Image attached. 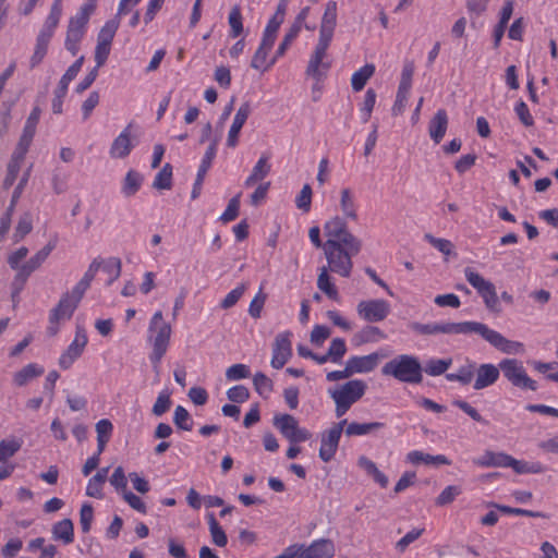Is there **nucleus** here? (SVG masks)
<instances>
[{"label":"nucleus","instance_id":"obj_11","mask_svg":"<svg viewBox=\"0 0 558 558\" xmlns=\"http://www.w3.org/2000/svg\"><path fill=\"white\" fill-rule=\"evenodd\" d=\"M359 316L368 323L384 320L390 313V304L381 299L361 301L356 307Z\"/></svg>","mask_w":558,"mask_h":558},{"label":"nucleus","instance_id":"obj_17","mask_svg":"<svg viewBox=\"0 0 558 558\" xmlns=\"http://www.w3.org/2000/svg\"><path fill=\"white\" fill-rule=\"evenodd\" d=\"M56 27L44 24L36 38L34 53L29 60L31 69L40 64L47 54L49 43L54 34Z\"/></svg>","mask_w":558,"mask_h":558},{"label":"nucleus","instance_id":"obj_6","mask_svg":"<svg viewBox=\"0 0 558 558\" xmlns=\"http://www.w3.org/2000/svg\"><path fill=\"white\" fill-rule=\"evenodd\" d=\"M480 335L489 344L506 354H521L524 352L522 342L505 338L501 333L490 329L487 325L476 322L474 332Z\"/></svg>","mask_w":558,"mask_h":558},{"label":"nucleus","instance_id":"obj_58","mask_svg":"<svg viewBox=\"0 0 558 558\" xmlns=\"http://www.w3.org/2000/svg\"><path fill=\"white\" fill-rule=\"evenodd\" d=\"M461 494V488L456 485L447 486L436 498V505L446 506L451 504Z\"/></svg>","mask_w":558,"mask_h":558},{"label":"nucleus","instance_id":"obj_10","mask_svg":"<svg viewBox=\"0 0 558 558\" xmlns=\"http://www.w3.org/2000/svg\"><path fill=\"white\" fill-rule=\"evenodd\" d=\"M329 46L330 44L318 40L306 68V75L314 78L317 84L323 81L330 68V63L324 61Z\"/></svg>","mask_w":558,"mask_h":558},{"label":"nucleus","instance_id":"obj_51","mask_svg":"<svg viewBox=\"0 0 558 558\" xmlns=\"http://www.w3.org/2000/svg\"><path fill=\"white\" fill-rule=\"evenodd\" d=\"M347 352V345L343 339L335 338L327 351L328 357H330V362L340 363L342 357Z\"/></svg>","mask_w":558,"mask_h":558},{"label":"nucleus","instance_id":"obj_49","mask_svg":"<svg viewBox=\"0 0 558 558\" xmlns=\"http://www.w3.org/2000/svg\"><path fill=\"white\" fill-rule=\"evenodd\" d=\"M173 422L178 428L183 430H192L193 420L185 408L178 405L173 413Z\"/></svg>","mask_w":558,"mask_h":558},{"label":"nucleus","instance_id":"obj_37","mask_svg":"<svg viewBox=\"0 0 558 558\" xmlns=\"http://www.w3.org/2000/svg\"><path fill=\"white\" fill-rule=\"evenodd\" d=\"M143 177L135 170H130L122 182V194L126 197L133 196L142 186Z\"/></svg>","mask_w":558,"mask_h":558},{"label":"nucleus","instance_id":"obj_5","mask_svg":"<svg viewBox=\"0 0 558 558\" xmlns=\"http://www.w3.org/2000/svg\"><path fill=\"white\" fill-rule=\"evenodd\" d=\"M476 322H461V323H412L410 328L412 331L420 335H470L474 332Z\"/></svg>","mask_w":558,"mask_h":558},{"label":"nucleus","instance_id":"obj_45","mask_svg":"<svg viewBox=\"0 0 558 558\" xmlns=\"http://www.w3.org/2000/svg\"><path fill=\"white\" fill-rule=\"evenodd\" d=\"M33 229V219L32 215L29 213H25L21 218L19 219V222L15 227L14 233H13V241L15 243L22 241L25 235H27Z\"/></svg>","mask_w":558,"mask_h":558},{"label":"nucleus","instance_id":"obj_46","mask_svg":"<svg viewBox=\"0 0 558 558\" xmlns=\"http://www.w3.org/2000/svg\"><path fill=\"white\" fill-rule=\"evenodd\" d=\"M32 274L28 272L25 268H23L21 266V269H19V271H16V275L14 276V279L12 281V301L14 303H17L19 302V296H20V293L22 292V290L24 289L25 284H26V281L28 279V277L31 276Z\"/></svg>","mask_w":558,"mask_h":558},{"label":"nucleus","instance_id":"obj_34","mask_svg":"<svg viewBox=\"0 0 558 558\" xmlns=\"http://www.w3.org/2000/svg\"><path fill=\"white\" fill-rule=\"evenodd\" d=\"M52 536L56 541L71 544L74 539V526L70 519H63L52 526Z\"/></svg>","mask_w":558,"mask_h":558},{"label":"nucleus","instance_id":"obj_13","mask_svg":"<svg viewBox=\"0 0 558 558\" xmlns=\"http://www.w3.org/2000/svg\"><path fill=\"white\" fill-rule=\"evenodd\" d=\"M88 339L85 329L83 327H77L73 341L59 359V366L62 369L70 368L73 363L83 354Z\"/></svg>","mask_w":558,"mask_h":558},{"label":"nucleus","instance_id":"obj_55","mask_svg":"<svg viewBox=\"0 0 558 558\" xmlns=\"http://www.w3.org/2000/svg\"><path fill=\"white\" fill-rule=\"evenodd\" d=\"M110 484L116 488L118 493L121 495L124 494V492H128L126 485H128V477L125 476L124 470L122 466L116 468L112 475L109 478Z\"/></svg>","mask_w":558,"mask_h":558},{"label":"nucleus","instance_id":"obj_36","mask_svg":"<svg viewBox=\"0 0 558 558\" xmlns=\"http://www.w3.org/2000/svg\"><path fill=\"white\" fill-rule=\"evenodd\" d=\"M43 374H44L43 367L38 366L37 364L31 363L14 374L13 383L19 387H23L28 381H31L32 379H34Z\"/></svg>","mask_w":558,"mask_h":558},{"label":"nucleus","instance_id":"obj_3","mask_svg":"<svg viewBox=\"0 0 558 558\" xmlns=\"http://www.w3.org/2000/svg\"><path fill=\"white\" fill-rule=\"evenodd\" d=\"M381 373L407 384H420L423 380V368L418 359L409 354L397 355L387 362Z\"/></svg>","mask_w":558,"mask_h":558},{"label":"nucleus","instance_id":"obj_20","mask_svg":"<svg viewBox=\"0 0 558 558\" xmlns=\"http://www.w3.org/2000/svg\"><path fill=\"white\" fill-rule=\"evenodd\" d=\"M251 114V106L250 104L243 102L240 108L238 109L233 122L231 124V128L228 132L227 137V146L234 148L239 143V135L241 132L242 126L246 122L248 116Z\"/></svg>","mask_w":558,"mask_h":558},{"label":"nucleus","instance_id":"obj_40","mask_svg":"<svg viewBox=\"0 0 558 558\" xmlns=\"http://www.w3.org/2000/svg\"><path fill=\"white\" fill-rule=\"evenodd\" d=\"M36 126L35 124L25 122L23 133L20 137V141L17 143V146L14 151H17V157L25 156L31 143L33 141V137L36 133Z\"/></svg>","mask_w":558,"mask_h":558},{"label":"nucleus","instance_id":"obj_64","mask_svg":"<svg viewBox=\"0 0 558 558\" xmlns=\"http://www.w3.org/2000/svg\"><path fill=\"white\" fill-rule=\"evenodd\" d=\"M228 399L232 402L243 403L250 398V391L245 386L238 385L227 391Z\"/></svg>","mask_w":558,"mask_h":558},{"label":"nucleus","instance_id":"obj_62","mask_svg":"<svg viewBox=\"0 0 558 558\" xmlns=\"http://www.w3.org/2000/svg\"><path fill=\"white\" fill-rule=\"evenodd\" d=\"M239 208H240V194L232 197L223 211V214L220 216V220L222 222H230L234 220L239 215Z\"/></svg>","mask_w":558,"mask_h":558},{"label":"nucleus","instance_id":"obj_26","mask_svg":"<svg viewBox=\"0 0 558 558\" xmlns=\"http://www.w3.org/2000/svg\"><path fill=\"white\" fill-rule=\"evenodd\" d=\"M379 362L378 353H371L368 355L362 356H351L348 359L347 363L349 365V369L353 374H363L369 373L375 369Z\"/></svg>","mask_w":558,"mask_h":558},{"label":"nucleus","instance_id":"obj_8","mask_svg":"<svg viewBox=\"0 0 558 558\" xmlns=\"http://www.w3.org/2000/svg\"><path fill=\"white\" fill-rule=\"evenodd\" d=\"M464 275L466 281L477 291V293L483 298L485 305L487 308L492 311H497L499 306V300L496 293L495 286L486 280L483 276H481L477 271H475L471 267H466L464 269Z\"/></svg>","mask_w":558,"mask_h":558},{"label":"nucleus","instance_id":"obj_50","mask_svg":"<svg viewBox=\"0 0 558 558\" xmlns=\"http://www.w3.org/2000/svg\"><path fill=\"white\" fill-rule=\"evenodd\" d=\"M255 390L264 398H267L274 388L272 381L264 373H256L253 377Z\"/></svg>","mask_w":558,"mask_h":558},{"label":"nucleus","instance_id":"obj_15","mask_svg":"<svg viewBox=\"0 0 558 558\" xmlns=\"http://www.w3.org/2000/svg\"><path fill=\"white\" fill-rule=\"evenodd\" d=\"M291 336L290 331H284L275 338L270 364L276 369L282 368L292 356Z\"/></svg>","mask_w":558,"mask_h":558},{"label":"nucleus","instance_id":"obj_41","mask_svg":"<svg viewBox=\"0 0 558 558\" xmlns=\"http://www.w3.org/2000/svg\"><path fill=\"white\" fill-rule=\"evenodd\" d=\"M375 72V66L373 64H366L361 68L359 71L354 72L351 78L352 88L355 92H360L364 88L366 82L371 78V76Z\"/></svg>","mask_w":558,"mask_h":558},{"label":"nucleus","instance_id":"obj_60","mask_svg":"<svg viewBox=\"0 0 558 558\" xmlns=\"http://www.w3.org/2000/svg\"><path fill=\"white\" fill-rule=\"evenodd\" d=\"M230 35L238 37L243 31L242 15L238 7L232 8L229 14Z\"/></svg>","mask_w":558,"mask_h":558},{"label":"nucleus","instance_id":"obj_25","mask_svg":"<svg viewBox=\"0 0 558 558\" xmlns=\"http://www.w3.org/2000/svg\"><path fill=\"white\" fill-rule=\"evenodd\" d=\"M274 44L268 43L264 39H262L260 45L258 49L256 50L255 54L253 56L251 66L255 70L265 72L269 70L277 61L278 57L276 54L268 60V53L271 50Z\"/></svg>","mask_w":558,"mask_h":558},{"label":"nucleus","instance_id":"obj_59","mask_svg":"<svg viewBox=\"0 0 558 558\" xmlns=\"http://www.w3.org/2000/svg\"><path fill=\"white\" fill-rule=\"evenodd\" d=\"M295 204L299 209L304 213H308L312 204V187L305 184L300 194L295 198Z\"/></svg>","mask_w":558,"mask_h":558},{"label":"nucleus","instance_id":"obj_30","mask_svg":"<svg viewBox=\"0 0 558 558\" xmlns=\"http://www.w3.org/2000/svg\"><path fill=\"white\" fill-rule=\"evenodd\" d=\"M270 172L269 156L262 155L256 165L254 166L252 173L247 177L244 182L246 187L253 186L255 183L264 180Z\"/></svg>","mask_w":558,"mask_h":558},{"label":"nucleus","instance_id":"obj_28","mask_svg":"<svg viewBox=\"0 0 558 558\" xmlns=\"http://www.w3.org/2000/svg\"><path fill=\"white\" fill-rule=\"evenodd\" d=\"M509 454L486 450L481 457L473 460V463L481 468H507Z\"/></svg>","mask_w":558,"mask_h":558},{"label":"nucleus","instance_id":"obj_56","mask_svg":"<svg viewBox=\"0 0 558 558\" xmlns=\"http://www.w3.org/2000/svg\"><path fill=\"white\" fill-rule=\"evenodd\" d=\"M21 448V442L16 439L2 440L0 442V462H4L13 457Z\"/></svg>","mask_w":558,"mask_h":558},{"label":"nucleus","instance_id":"obj_57","mask_svg":"<svg viewBox=\"0 0 558 558\" xmlns=\"http://www.w3.org/2000/svg\"><path fill=\"white\" fill-rule=\"evenodd\" d=\"M247 289V283H241L233 290H231L226 298L221 301V307L222 308H230L233 305L236 304V302L241 299V296L244 294L245 290Z\"/></svg>","mask_w":558,"mask_h":558},{"label":"nucleus","instance_id":"obj_16","mask_svg":"<svg viewBox=\"0 0 558 558\" xmlns=\"http://www.w3.org/2000/svg\"><path fill=\"white\" fill-rule=\"evenodd\" d=\"M83 296H77L74 290L63 294L58 305L50 312L52 324L70 319Z\"/></svg>","mask_w":558,"mask_h":558},{"label":"nucleus","instance_id":"obj_43","mask_svg":"<svg viewBox=\"0 0 558 558\" xmlns=\"http://www.w3.org/2000/svg\"><path fill=\"white\" fill-rule=\"evenodd\" d=\"M452 359H430L426 362L424 371L429 376H439L451 366Z\"/></svg>","mask_w":558,"mask_h":558},{"label":"nucleus","instance_id":"obj_12","mask_svg":"<svg viewBox=\"0 0 558 558\" xmlns=\"http://www.w3.org/2000/svg\"><path fill=\"white\" fill-rule=\"evenodd\" d=\"M345 424L347 420H342L322 435L319 458L323 461L329 462L335 457Z\"/></svg>","mask_w":558,"mask_h":558},{"label":"nucleus","instance_id":"obj_1","mask_svg":"<svg viewBox=\"0 0 558 558\" xmlns=\"http://www.w3.org/2000/svg\"><path fill=\"white\" fill-rule=\"evenodd\" d=\"M327 238L323 251L327 266L318 269L317 288L331 300H338V290L329 272L349 278L353 269V257L362 250V241L350 232L348 223L335 216L324 225Z\"/></svg>","mask_w":558,"mask_h":558},{"label":"nucleus","instance_id":"obj_54","mask_svg":"<svg viewBox=\"0 0 558 558\" xmlns=\"http://www.w3.org/2000/svg\"><path fill=\"white\" fill-rule=\"evenodd\" d=\"M283 21H284L283 17H280L279 15L274 14L264 31L262 39H264L268 43L275 44L279 27L283 23Z\"/></svg>","mask_w":558,"mask_h":558},{"label":"nucleus","instance_id":"obj_61","mask_svg":"<svg viewBox=\"0 0 558 558\" xmlns=\"http://www.w3.org/2000/svg\"><path fill=\"white\" fill-rule=\"evenodd\" d=\"M424 239L442 254L450 255L452 253L453 245L449 240L435 238L429 233L425 234Z\"/></svg>","mask_w":558,"mask_h":558},{"label":"nucleus","instance_id":"obj_23","mask_svg":"<svg viewBox=\"0 0 558 558\" xmlns=\"http://www.w3.org/2000/svg\"><path fill=\"white\" fill-rule=\"evenodd\" d=\"M133 148L131 141V124H129L112 142L110 147V156L112 158L122 159L130 155Z\"/></svg>","mask_w":558,"mask_h":558},{"label":"nucleus","instance_id":"obj_19","mask_svg":"<svg viewBox=\"0 0 558 558\" xmlns=\"http://www.w3.org/2000/svg\"><path fill=\"white\" fill-rule=\"evenodd\" d=\"M500 375V368L499 365L496 366L490 363L481 364L480 366L476 365L475 369V381L473 385V388L475 390H482L484 388H487L492 385H494Z\"/></svg>","mask_w":558,"mask_h":558},{"label":"nucleus","instance_id":"obj_14","mask_svg":"<svg viewBox=\"0 0 558 558\" xmlns=\"http://www.w3.org/2000/svg\"><path fill=\"white\" fill-rule=\"evenodd\" d=\"M296 558H331L335 555L332 541L322 538L314 541L311 545L294 544Z\"/></svg>","mask_w":558,"mask_h":558},{"label":"nucleus","instance_id":"obj_47","mask_svg":"<svg viewBox=\"0 0 558 558\" xmlns=\"http://www.w3.org/2000/svg\"><path fill=\"white\" fill-rule=\"evenodd\" d=\"M24 158L25 156L17 157V151L13 153L8 165V173L3 182L5 189L10 187L14 183Z\"/></svg>","mask_w":558,"mask_h":558},{"label":"nucleus","instance_id":"obj_22","mask_svg":"<svg viewBox=\"0 0 558 558\" xmlns=\"http://www.w3.org/2000/svg\"><path fill=\"white\" fill-rule=\"evenodd\" d=\"M216 154H217V141L215 140L208 146V148H207V150H206V153H205V155H204V157L202 159V162L199 165V168H198V171H197V175H196V180H195V183H194V186H193V191H192V198L193 199L198 197V195L201 193V187H202L204 178H205L207 171L209 170Z\"/></svg>","mask_w":558,"mask_h":558},{"label":"nucleus","instance_id":"obj_42","mask_svg":"<svg viewBox=\"0 0 558 558\" xmlns=\"http://www.w3.org/2000/svg\"><path fill=\"white\" fill-rule=\"evenodd\" d=\"M384 337H385V335L378 327L366 326L361 331L355 333L353 341L356 344H362V343H366V342L377 341L379 339H383Z\"/></svg>","mask_w":558,"mask_h":558},{"label":"nucleus","instance_id":"obj_48","mask_svg":"<svg viewBox=\"0 0 558 558\" xmlns=\"http://www.w3.org/2000/svg\"><path fill=\"white\" fill-rule=\"evenodd\" d=\"M153 186L158 190H170L172 186V167L166 163L155 177Z\"/></svg>","mask_w":558,"mask_h":558},{"label":"nucleus","instance_id":"obj_39","mask_svg":"<svg viewBox=\"0 0 558 558\" xmlns=\"http://www.w3.org/2000/svg\"><path fill=\"white\" fill-rule=\"evenodd\" d=\"M120 17L116 15L114 19L109 20L100 29L98 37H97V44L100 45H107L111 46V43L113 40V37L119 28L120 25Z\"/></svg>","mask_w":558,"mask_h":558},{"label":"nucleus","instance_id":"obj_52","mask_svg":"<svg viewBox=\"0 0 558 558\" xmlns=\"http://www.w3.org/2000/svg\"><path fill=\"white\" fill-rule=\"evenodd\" d=\"M170 392L168 390H162L159 392L155 404L153 405L151 412L156 416H161L165 414L171 407L172 401L170 397Z\"/></svg>","mask_w":558,"mask_h":558},{"label":"nucleus","instance_id":"obj_27","mask_svg":"<svg viewBox=\"0 0 558 558\" xmlns=\"http://www.w3.org/2000/svg\"><path fill=\"white\" fill-rule=\"evenodd\" d=\"M448 128V116L446 110L439 109L429 121L428 133L435 144H439L444 138Z\"/></svg>","mask_w":558,"mask_h":558},{"label":"nucleus","instance_id":"obj_7","mask_svg":"<svg viewBox=\"0 0 558 558\" xmlns=\"http://www.w3.org/2000/svg\"><path fill=\"white\" fill-rule=\"evenodd\" d=\"M499 368L507 380L513 386L532 391L537 389V383L527 376L526 371L520 361L514 359L502 360L499 363Z\"/></svg>","mask_w":558,"mask_h":558},{"label":"nucleus","instance_id":"obj_24","mask_svg":"<svg viewBox=\"0 0 558 558\" xmlns=\"http://www.w3.org/2000/svg\"><path fill=\"white\" fill-rule=\"evenodd\" d=\"M86 31V24H83L78 21L70 19L66 38H65V48L75 56L80 50V43L83 39Z\"/></svg>","mask_w":558,"mask_h":558},{"label":"nucleus","instance_id":"obj_31","mask_svg":"<svg viewBox=\"0 0 558 558\" xmlns=\"http://www.w3.org/2000/svg\"><path fill=\"white\" fill-rule=\"evenodd\" d=\"M109 468L100 469L93 477L89 478L86 495L93 498L102 499V486L107 481Z\"/></svg>","mask_w":558,"mask_h":558},{"label":"nucleus","instance_id":"obj_63","mask_svg":"<svg viewBox=\"0 0 558 558\" xmlns=\"http://www.w3.org/2000/svg\"><path fill=\"white\" fill-rule=\"evenodd\" d=\"M250 376V368L244 364H233L226 371L228 380H240Z\"/></svg>","mask_w":558,"mask_h":558},{"label":"nucleus","instance_id":"obj_44","mask_svg":"<svg viewBox=\"0 0 558 558\" xmlns=\"http://www.w3.org/2000/svg\"><path fill=\"white\" fill-rule=\"evenodd\" d=\"M208 525L213 543L219 547H225L228 543V537L214 514L208 515Z\"/></svg>","mask_w":558,"mask_h":558},{"label":"nucleus","instance_id":"obj_38","mask_svg":"<svg viewBox=\"0 0 558 558\" xmlns=\"http://www.w3.org/2000/svg\"><path fill=\"white\" fill-rule=\"evenodd\" d=\"M122 263L119 257L100 258V269L108 275L107 286L112 284L121 275Z\"/></svg>","mask_w":558,"mask_h":558},{"label":"nucleus","instance_id":"obj_4","mask_svg":"<svg viewBox=\"0 0 558 558\" xmlns=\"http://www.w3.org/2000/svg\"><path fill=\"white\" fill-rule=\"evenodd\" d=\"M366 389L367 385L362 379H353L329 389L328 393L336 404V416H343L364 396Z\"/></svg>","mask_w":558,"mask_h":558},{"label":"nucleus","instance_id":"obj_21","mask_svg":"<svg viewBox=\"0 0 558 558\" xmlns=\"http://www.w3.org/2000/svg\"><path fill=\"white\" fill-rule=\"evenodd\" d=\"M339 209L342 214V216L339 217L342 218L345 222L347 220H357L359 205L356 202V196L351 189L344 187L340 191Z\"/></svg>","mask_w":558,"mask_h":558},{"label":"nucleus","instance_id":"obj_53","mask_svg":"<svg viewBox=\"0 0 558 558\" xmlns=\"http://www.w3.org/2000/svg\"><path fill=\"white\" fill-rule=\"evenodd\" d=\"M283 21H284L283 17H280L279 15L274 14L264 31L262 39H264L268 43L275 44L279 27L283 23Z\"/></svg>","mask_w":558,"mask_h":558},{"label":"nucleus","instance_id":"obj_35","mask_svg":"<svg viewBox=\"0 0 558 558\" xmlns=\"http://www.w3.org/2000/svg\"><path fill=\"white\" fill-rule=\"evenodd\" d=\"M100 269V258H95L88 266V269L82 279L74 286L73 290L77 296H84L87 289L90 287L97 271Z\"/></svg>","mask_w":558,"mask_h":558},{"label":"nucleus","instance_id":"obj_33","mask_svg":"<svg viewBox=\"0 0 558 558\" xmlns=\"http://www.w3.org/2000/svg\"><path fill=\"white\" fill-rule=\"evenodd\" d=\"M347 426L344 433L348 437L352 436H364L371 433H374L378 429L385 427V424L381 422H369V423H357L351 422L344 425Z\"/></svg>","mask_w":558,"mask_h":558},{"label":"nucleus","instance_id":"obj_32","mask_svg":"<svg viewBox=\"0 0 558 558\" xmlns=\"http://www.w3.org/2000/svg\"><path fill=\"white\" fill-rule=\"evenodd\" d=\"M57 240L49 241L41 250L32 256L26 263L22 265L28 272L33 274L37 270L44 262L48 258L50 253L54 250Z\"/></svg>","mask_w":558,"mask_h":558},{"label":"nucleus","instance_id":"obj_2","mask_svg":"<svg viewBox=\"0 0 558 558\" xmlns=\"http://www.w3.org/2000/svg\"><path fill=\"white\" fill-rule=\"evenodd\" d=\"M147 332V340L153 348L149 360L158 374L160 361L168 350L172 332L171 325L163 319L161 311L156 312L150 318Z\"/></svg>","mask_w":558,"mask_h":558},{"label":"nucleus","instance_id":"obj_9","mask_svg":"<svg viewBox=\"0 0 558 558\" xmlns=\"http://www.w3.org/2000/svg\"><path fill=\"white\" fill-rule=\"evenodd\" d=\"M274 426L291 444H298L311 438L312 434L299 426L298 420L290 414H279L274 417Z\"/></svg>","mask_w":558,"mask_h":558},{"label":"nucleus","instance_id":"obj_29","mask_svg":"<svg viewBox=\"0 0 558 558\" xmlns=\"http://www.w3.org/2000/svg\"><path fill=\"white\" fill-rule=\"evenodd\" d=\"M407 460L413 464L424 463L435 465H449L451 463L450 460L444 454L432 456L418 450L410 451L407 454Z\"/></svg>","mask_w":558,"mask_h":558},{"label":"nucleus","instance_id":"obj_18","mask_svg":"<svg viewBox=\"0 0 558 558\" xmlns=\"http://www.w3.org/2000/svg\"><path fill=\"white\" fill-rule=\"evenodd\" d=\"M337 25V2L328 1L322 17L318 40L330 44Z\"/></svg>","mask_w":558,"mask_h":558}]
</instances>
